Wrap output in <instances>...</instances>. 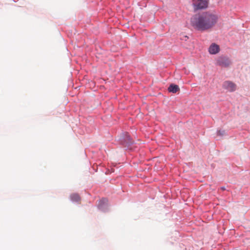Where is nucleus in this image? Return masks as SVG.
<instances>
[{
  "label": "nucleus",
  "instance_id": "nucleus-1",
  "mask_svg": "<svg viewBox=\"0 0 250 250\" xmlns=\"http://www.w3.org/2000/svg\"><path fill=\"white\" fill-rule=\"evenodd\" d=\"M218 18L209 12L194 15L190 20L191 26L196 30L203 32L212 28L217 23Z\"/></svg>",
  "mask_w": 250,
  "mask_h": 250
},
{
  "label": "nucleus",
  "instance_id": "nucleus-2",
  "mask_svg": "<svg viewBox=\"0 0 250 250\" xmlns=\"http://www.w3.org/2000/svg\"><path fill=\"white\" fill-rule=\"evenodd\" d=\"M118 142L121 146L128 149H132V146L134 143V140L127 132H122L118 136Z\"/></svg>",
  "mask_w": 250,
  "mask_h": 250
},
{
  "label": "nucleus",
  "instance_id": "nucleus-3",
  "mask_svg": "<svg viewBox=\"0 0 250 250\" xmlns=\"http://www.w3.org/2000/svg\"><path fill=\"white\" fill-rule=\"evenodd\" d=\"M194 10H202L208 7L209 0H192Z\"/></svg>",
  "mask_w": 250,
  "mask_h": 250
},
{
  "label": "nucleus",
  "instance_id": "nucleus-4",
  "mask_svg": "<svg viewBox=\"0 0 250 250\" xmlns=\"http://www.w3.org/2000/svg\"><path fill=\"white\" fill-rule=\"evenodd\" d=\"M217 65L222 67H228L231 63L230 58L227 56H221L219 57L216 61Z\"/></svg>",
  "mask_w": 250,
  "mask_h": 250
},
{
  "label": "nucleus",
  "instance_id": "nucleus-5",
  "mask_svg": "<svg viewBox=\"0 0 250 250\" xmlns=\"http://www.w3.org/2000/svg\"><path fill=\"white\" fill-rule=\"evenodd\" d=\"M108 199L103 198L99 201L97 207L99 210L102 212H106L108 211Z\"/></svg>",
  "mask_w": 250,
  "mask_h": 250
},
{
  "label": "nucleus",
  "instance_id": "nucleus-6",
  "mask_svg": "<svg viewBox=\"0 0 250 250\" xmlns=\"http://www.w3.org/2000/svg\"><path fill=\"white\" fill-rule=\"evenodd\" d=\"M222 87L223 88L230 92H233L236 90V84L229 81L224 82L223 83Z\"/></svg>",
  "mask_w": 250,
  "mask_h": 250
},
{
  "label": "nucleus",
  "instance_id": "nucleus-7",
  "mask_svg": "<svg viewBox=\"0 0 250 250\" xmlns=\"http://www.w3.org/2000/svg\"><path fill=\"white\" fill-rule=\"evenodd\" d=\"M220 51V47L215 43H212L208 48V52L210 54L215 55Z\"/></svg>",
  "mask_w": 250,
  "mask_h": 250
},
{
  "label": "nucleus",
  "instance_id": "nucleus-8",
  "mask_svg": "<svg viewBox=\"0 0 250 250\" xmlns=\"http://www.w3.org/2000/svg\"><path fill=\"white\" fill-rule=\"evenodd\" d=\"M169 92L172 93H176L177 91L180 90L179 86L174 83H171L167 89Z\"/></svg>",
  "mask_w": 250,
  "mask_h": 250
},
{
  "label": "nucleus",
  "instance_id": "nucleus-9",
  "mask_svg": "<svg viewBox=\"0 0 250 250\" xmlns=\"http://www.w3.org/2000/svg\"><path fill=\"white\" fill-rule=\"evenodd\" d=\"M70 200L73 202H78L81 199V197L77 193H73L70 195Z\"/></svg>",
  "mask_w": 250,
  "mask_h": 250
},
{
  "label": "nucleus",
  "instance_id": "nucleus-10",
  "mask_svg": "<svg viewBox=\"0 0 250 250\" xmlns=\"http://www.w3.org/2000/svg\"><path fill=\"white\" fill-rule=\"evenodd\" d=\"M226 132L224 130H218L217 131V135L220 136H223L225 134Z\"/></svg>",
  "mask_w": 250,
  "mask_h": 250
},
{
  "label": "nucleus",
  "instance_id": "nucleus-11",
  "mask_svg": "<svg viewBox=\"0 0 250 250\" xmlns=\"http://www.w3.org/2000/svg\"><path fill=\"white\" fill-rule=\"evenodd\" d=\"M220 189H221V190H226V188H225V187H221L220 188Z\"/></svg>",
  "mask_w": 250,
  "mask_h": 250
}]
</instances>
